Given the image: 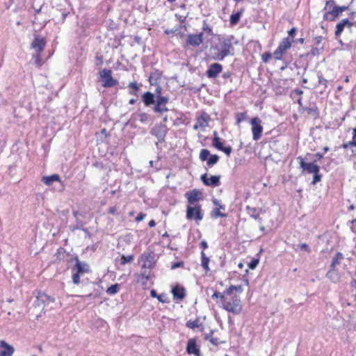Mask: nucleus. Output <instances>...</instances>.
Returning a JSON list of instances; mask_svg holds the SVG:
<instances>
[{
  "instance_id": "nucleus-53",
  "label": "nucleus",
  "mask_w": 356,
  "mask_h": 356,
  "mask_svg": "<svg viewBox=\"0 0 356 356\" xmlns=\"http://www.w3.org/2000/svg\"><path fill=\"white\" fill-rule=\"evenodd\" d=\"M234 291V285H231L228 289L224 291L222 293L224 296H231Z\"/></svg>"
},
{
  "instance_id": "nucleus-9",
  "label": "nucleus",
  "mask_w": 356,
  "mask_h": 356,
  "mask_svg": "<svg viewBox=\"0 0 356 356\" xmlns=\"http://www.w3.org/2000/svg\"><path fill=\"white\" fill-rule=\"evenodd\" d=\"M168 132V128L166 125L163 124H156L151 129V134L156 136L159 141L164 140Z\"/></svg>"
},
{
  "instance_id": "nucleus-64",
  "label": "nucleus",
  "mask_w": 356,
  "mask_h": 356,
  "mask_svg": "<svg viewBox=\"0 0 356 356\" xmlns=\"http://www.w3.org/2000/svg\"><path fill=\"white\" fill-rule=\"evenodd\" d=\"M108 212L112 215H115L117 212L116 207H111L108 209Z\"/></svg>"
},
{
  "instance_id": "nucleus-36",
  "label": "nucleus",
  "mask_w": 356,
  "mask_h": 356,
  "mask_svg": "<svg viewBox=\"0 0 356 356\" xmlns=\"http://www.w3.org/2000/svg\"><path fill=\"white\" fill-rule=\"evenodd\" d=\"M128 86L131 89V90L129 91V94L136 95L137 92L139 90L138 83L136 82H131Z\"/></svg>"
},
{
  "instance_id": "nucleus-30",
  "label": "nucleus",
  "mask_w": 356,
  "mask_h": 356,
  "mask_svg": "<svg viewBox=\"0 0 356 356\" xmlns=\"http://www.w3.org/2000/svg\"><path fill=\"white\" fill-rule=\"evenodd\" d=\"M149 280V273H140L137 276V282H140L142 285H146L147 281Z\"/></svg>"
},
{
  "instance_id": "nucleus-12",
  "label": "nucleus",
  "mask_w": 356,
  "mask_h": 356,
  "mask_svg": "<svg viewBox=\"0 0 356 356\" xmlns=\"http://www.w3.org/2000/svg\"><path fill=\"white\" fill-rule=\"evenodd\" d=\"M201 180L204 185L211 187H216L220 184V176L214 175L209 178L207 174H204L201 176Z\"/></svg>"
},
{
  "instance_id": "nucleus-10",
  "label": "nucleus",
  "mask_w": 356,
  "mask_h": 356,
  "mask_svg": "<svg viewBox=\"0 0 356 356\" xmlns=\"http://www.w3.org/2000/svg\"><path fill=\"white\" fill-rule=\"evenodd\" d=\"M298 159L300 160V166L304 171H307L309 173L319 172L320 168L318 165L314 163H307L304 159L299 156Z\"/></svg>"
},
{
  "instance_id": "nucleus-60",
  "label": "nucleus",
  "mask_w": 356,
  "mask_h": 356,
  "mask_svg": "<svg viewBox=\"0 0 356 356\" xmlns=\"http://www.w3.org/2000/svg\"><path fill=\"white\" fill-rule=\"evenodd\" d=\"M42 298H44V299H42L43 301H49V302H54V299L49 296H47V295H42L40 296Z\"/></svg>"
},
{
  "instance_id": "nucleus-41",
  "label": "nucleus",
  "mask_w": 356,
  "mask_h": 356,
  "mask_svg": "<svg viewBox=\"0 0 356 356\" xmlns=\"http://www.w3.org/2000/svg\"><path fill=\"white\" fill-rule=\"evenodd\" d=\"M40 54V53L36 52V54L33 56V62L37 66H41L42 64V58Z\"/></svg>"
},
{
  "instance_id": "nucleus-1",
  "label": "nucleus",
  "mask_w": 356,
  "mask_h": 356,
  "mask_svg": "<svg viewBox=\"0 0 356 356\" xmlns=\"http://www.w3.org/2000/svg\"><path fill=\"white\" fill-rule=\"evenodd\" d=\"M236 43L234 35L219 38L218 43L210 47L212 58L215 60H222L225 57L234 55V44Z\"/></svg>"
},
{
  "instance_id": "nucleus-7",
  "label": "nucleus",
  "mask_w": 356,
  "mask_h": 356,
  "mask_svg": "<svg viewBox=\"0 0 356 356\" xmlns=\"http://www.w3.org/2000/svg\"><path fill=\"white\" fill-rule=\"evenodd\" d=\"M250 124L252 126V138L257 141L261 138L263 132L261 120L257 117L253 118L250 120Z\"/></svg>"
},
{
  "instance_id": "nucleus-11",
  "label": "nucleus",
  "mask_w": 356,
  "mask_h": 356,
  "mask_svg": "<svg viewBox=\"0 0 356 356\" xmlns=\"http://www.w3.org/2000/svg\"><path fill=\"white\" fill-rule=\"evenodd\" d=\"M46 45V40L44 38L35 35L31 44V47L34 49L37 53H41L43 51Z\"/></svg>"
},
{
  "instance_id": "nucleus-18",
  "label": "nucleus",
  "mask_w": 356,
  "mask_h": 356,
  "mask_svg": "<svg viewBox=\"0 0 356 356\" xmlns=\"http://www.w3.org/2000/svg\"><path fill=\"white\" fill-rule=\"evenodd\" d=\"M353 22L349 21L348 19H343L340 22H339L336 26L335 35L339 36L343 32L345 26L351 27L353 26Z\"/></svg>"
},
{
  "instance_id": "nucleus-17",
  "label": "nucleus",
  "mask_w": 356,
  "mask_h": 356,
  "mask_svg": "<svg viewBox=\"0 0 356 356\" xmlns=\"http://www.w3.org/2000/svg\"><path fill=\"white\" fill-rule=\"evenodd\" d=\"M0 348L4 349L1 352L0 356H12L15 351L14 348L4 341H0Z\"/></svg>"
},
{
  "instance_id": "nucleus-16",
  "label": "nucleus",
  "mask_w": 356,
  "mask_h": 356,
  "mask_svg": "<svg viewBox=\"0 0 356 356\" xmlns=\"http://www.w3.org/2000/svg\"><path fill=\"white\" fill-rule=\"evenodd\" d=\"M72 271H76L78 273L83 274L90 271L89 266L87 263L76 259V264L72 268Z\"/></svg>"
},
{
  "instance_id": "nucleus-61",
  "label": "nucleus",
  "mask_w": 356,
  "mask_h": 356,
  "mask_svg": "<svg viewBox=\"0 0 356 356\" xmlns=\"http://www.w3.org/2000/svg\"><path fill=\"white\" fill-rule=\"evenodd\" d=\"M310 54L313 56H316V55L319 54V49H318L316 47H313L311 49Z\"/></svg>"
},
{
  "instance_id": "nucleus-34",
  "label": "nucleus",
  "mask_w": 356,
  "mask_h": 356,
  "mask_svg": "<svg viewBox=\"0 0 356 356\" xmlns=\"http://www.w3.org/2000/svg\"><path fill=\"white\" fill-rule=\"evenodd\" d=\"M169 98L168 97L164 96H157L156 99V105L155 106H162L168 103Z\"/></svg>"
},
{
  "instance_id": "nucleus-52",
  "label": "nucleus",
  "mask_w": 356,
  "mask_h": 356,
  "mask_svg": "<svg viewBox=\"0 0 356 356\" xmlns=\"http://www.w3.org/2000/svg\"><path fill=\"white\" fill-rule=\"evenodd\" d=\"M314 178L312 181L313 184H316L317 182L320 181L321 179V175L319 172H314Z\"/></svg>"
},
{
  "instance_id": "nucleus-6",
  "label": "nucleus",
  "mask_w": 356,
  "mask_h": 356,
  "mask_svg": "<svg viewBox=\"0 0 356 356\" xmlns=\"http://www.w3.org/2000/svg\"><path fill=\"white\" fill-rule=\"evenodd\" d=\"M186 218L188 220H195L196 221H200L203 218V214L201 210L200 204H195L194 207L191 205L187 206L186 209Z\"/></svg>"
},
{
  "instance_id": "nucleus-62",
  "label": "nucleus",
  "mask_w": 356,
  "mask_h": 356,
  "mask_svg": "<svg viewBox=\"0 0 356 356\" xmlns=\"http://www.w3.org/2000/svg\"><path fill=\"white\" fill-rule=\"evenodd\" d=\"M234 291H237L241 293L243 292V286L241 285L234 286Z\"/></svg>"
},
{
  "instance_id": "nucleus-31",
  "label": "nucleus",
  "mask_w": 356,
  "mask_h": 356,
  "mask_svg": "<svg viewBox=\"0 0 356 356\" xmlns=\"http://www.w3.org/2000/svg\"><path fill=\"white\" fill-rule=\"evenodd\" d=\"M137 119L141 123H147L150 120V115L146 113L140 112L137 113Z\"/></svg>"
},
{
  "instance_id": "nucleus-15",
  "label": "nucleus",
  "mask_w": 356,
  "mask_h": 356,
  "mask_svg": "<svg viewBox=\"0 0 356 356\" xmlns=\"http://www.w3.org/2000/svg\"><path fill=\"white\" fill-rule=\"evenodd\" d=\"M186 197L189 205L191 206L192 204H195L201 199L202 193L199 191L193 189L190 192H187L186 193Z\"/></svg>"
},
{
  "instance_id": "nucleus-45",
  "label": "nucleus",
  "mask_w": 356,
  "mask_h": 356,
  "mask_svg": "<svg viewBox=\"0 0 356 356\" xmlns=\"http://www.w3.org/2000/svg\"><path fill=\"white\" fill-rule=\"evenodd\" d=\"M72 272H73V275H72L73 283L75 284H79L80 283V275L81 274L78 273V272H76V271H72Z\"/></svg>"
},
{
  "instance_id": "nucleus-21",
  "label": "nucleus",
  "mask_w": 356,
  "mask_h": 356,
  "mask_svg": "<svg viewBox=\"0 0 356 356\" xmlns=\"http://www.w3.org/2000/svg\"><path fill=\"white\" fill-rule=\"evenodd\" d=\"M142 99L146 106H149L156 103L154 95L150 92H145L142 96Z\"/></svg>"
},
{
  "instance_id": "nucleus-56",
  "label": "nucleus",
  "mask_w": 356,
  "mask_h": 356,
  "mask_svg": "<svg viewBox=\"0 0 356 356\" xmlns=\"http://www.w3.org/2000/svg\"><path fill=\"white\" fill-rule=\"evenodd\" d=\"M296 33V28H292L289 32V36L290 39H292V42H293V38H294V35L295 33Z\"/></svg>"
},
{
  "instance_id": "nucleus-33",
  "label": "nucleus",
  "mask_w": 356,
  "mask_h": 356,
  "mask_svg": "<svg viewBox=\"0 0 356 356\" xmlns=\"http://www.w3.org/2000/svg\"><path fill=\"white\" fill-rule=\"evenodd\" d=\"M153 268V264L149 259V257L146 256L145 259L142 265V269H148L151 270Z\"/></svg>"
},
{
  "instance_id": "nucleus-4",
  "label": "nucleus",
  "mask_w": 356,
  "mask_h": 356,
  "mask_svg": "<svg viewBox=\"0 0 356 356\" xmlns=\"http://www.w3.org/2000/svg\"><path fill=\"white\" fill-rule=\"evenodd\" d=\"M292 39L289 37L284 38L279 44L277 48L273 53V56L276 60H282L283 55L291 48Z\"/></svg>"
},
{
  "instance_id": "nucleus-42",
  "label": "nucleus",
  "mask_w": 356,
  "mask_h": 356,
  "mask_svg": "<svg viewBox=\"0 0 356 356\" xmlns=\"http://www.w3.org/2000/svg\"><path fill=\"white\" fill-rule=\"evenodd\" d=\"M168 111L169 109L165 106V104L162 106H155L154 108V111L157 113H161Z\"/></svg>"
},
{
  "instance_id": "nucleus-44",
  "label": "nucleus",
  "mask_w": 356,
  "mask_h": 356,
  "mask_svg": "<svg viewBox=\"0 0 356 356\" xmlns=\"http://www.w3.org/2000/svg\"><path fill=\"white\" fill-rule=\"evenodd\" d=\"M186 326L191 329H194V328H196V327H199V321L198 320H195V321H188L187 323H186Z\"/></svg>"
},
{
  "instance_id": "nucleus-28",
  "label": "nucleus",
  "mask_w": 356,
  "mask_h": 356,
  "mask_svg": "<svg viewBox=\"0 0 356 356\" xmlns=\"http://www.w3.org/2000/svg\"><path fill=\"white\" fill-rule=\"evenodd\" d=\"M246 210L248 211V214L250 217L255 220H261L259 217V213L258 210L254 207H250V206H247Z\"/></svg>"
},
{
  "instance_id": "nucleus-32",
  "label": "nucleus",
  "mask_w": 356,
  "mask_h": 356,
  "mask_svg": "<svg viewBox=\"0 0 356 356\" xmlns=\"http://www.w3.org/2000/svg\"><path fill=\"white\" fill-rule=\"evenodd\" d=\"M119 290H120V284H115L113 285H111V286H109L107 289L106 293L110 295H115L119 291Z\"/></svg>"
},
{
  "instance_id": "nucleus-49",
  "label": "nucleus",
  "mask_w": 356,
  "mask_h": 356,
  "mask_svg": "<svg viewBox=\"0 0 356 356\" xmlns=\"http://www.w3.org/2000/svg\"><path fill=\"white\" fill-rule=\"evenodd\" d=\"M212 298L215 299V298H220L221 302H222L224 301V300L225 299L226 297L224 296V294L223 293H221L220 292H218V291H216L214 292V293L212 295Z\"/></svg>"
},
{
  "instance_id": "nucleus-25",
  "label": "nucleus",
  "mask_w": 356,
  "mask_h": 356,
  "mask_svg": "<svg viewBox=\"0 0 356 356\" xmlns=\"http://www.w3.org/2000/svg\"><path fill=\"white\" fill-rule=\"evenodd\" d=\"M327 277L332 282L337 283L339 281L340 277L337 271L334 268H331L327 273Z\"/></svg>"
},
{
  "instance_id": "nucleus-43",
  "label": "nucleus",
  "mask_w": 356,
  "mask_h": 356,
  "mask_svg": "<svg viewBox=\"0 0 356 356\" xmlns=\"http://www.w3.org/2000/svg\"><path fill=\"white\" fill-rule=\"evenodd\" d=\"M273 57L270 51H266L261 54V60L264 63H268Z\"/></svg>"
},
{
  "instance_id": "nucleus-27",
  "label": "nucleus",
  "mask_w": 356,
  "mask_h": 356,
  "mask_svg": "<svg viewBox=\"0 0 356 356\" xmlns=\"http://www.w3.org/2000/svg\"><path fill=\"white\" fill-rule=\"evenodd\" d=\"M243 10H244L242 8L241 9V10L236 12V13H233L231 15L229 19L230 24L235 25L238 22L240 17L243 13Z\"/></svg>"
},
{
  "instance_id": "nucleus-59",
  "label": "nucleus",
  "mask_w": 356,
  "mask_h": 356,
  "mask_svg": "<svg viewBox=\"0 0 356 356\" xmlns=\"http://www.w3.org/2000/svg\"><path fill=\"white\" fill-rule=\"evenodd\" d=\"M300 248L301 250H305V251H307V252H310V248H309V247L308 246V245H307V244H306V243H301V244L300 245Z\"/></svg>"
},
{
  "instance_id": "nucleus-20",
  "label": "nucleus",
  "mask_w": 356,
  "mask_h": 356,
  "mask_svg": "<svg viewBox=\"0 0 356 356\" xmlns=\"http://www.w3.org/2000/svg\"><path fill=\"white\" fill-rule=\"evenodd\" d=\"M42 181L47 186H51L54 181L61 182V180L58 175L54 174L50 176L42 177Z\"/></svg>"
},
{
  "instance_id": "nucleus-51",
  "label": "nucleus",
  "mask_w": 356,
  "mask_h": 356,
  "mask_svg": "<svg viewBox=\"0 0 356 356\" xmlns=\"http://www.w3.org/2000/svg\"><path fill=\"white\" fill-rule=\"evenodd\" d=\"M157 299L159 302L162 303L168 302V297L165 293L158 295Z\"/></svg>"
},
{
  "instance_id": "nucleus-29",
  "label": "nucleus",
  "mask_w": 356,
  "mask_h": 356,
  "mask_svg": "<svg viewBox=\"0 0 356 356\" xmlns=\"http://www.w3.org/2000/svg\"><path fill=\"white\" fill-rule=\"evenodd\" d=\"M343 259V254L341 252H337L334 257L332 259L330 268H335L336 266L339 264L341 261Z\"/></svg>"
},
{
  "instance_id": "nucleus-35",
  "label": "nucleus",
  "mask_w": 356,
  "mask_h": 356,
  "mask_svg": "<svg viewBox=\"0 0 356 356\" xmlns=\"http://www.w3.org/2000/svg\"><path fill=\"white\" fill-rule=\"evenodd\" d=\"M219 161V156L217 154H213L210 156V157L207 160V165L209 166H213L216 164Z\"/></svg>"
},
{
  "instance_id": "nucleus-19",
  "label": "nucleus",
  "mask_w": 356,
  "mask_h": 356,
  "mask_svg": "<svg viewBox=\"0 0 356 356\" xmlns=\"http://www.w3.org/2000/svg\"><path fill=\"white\" fill-rule=\"evenodd\" d=\"M186 351L188 354L199 355L200 350L197 347L194 339H189L187 343Z\"/></svg>"
},
{
  "instance_id": "nucleus-24",
  "label": "nucleus",
  "mask_w": 356,
  "mask_h": 356,
  "mask_svg": "<svg viewBox=\"0 0 356 356\" xmlns=\"http://www.w3.org/2000/svg\"><path fill=\"white\" fill-rule=\"evenodd\" d=\"M212 145L217 149L218 150H222L224 147L223 142L222 139L218 137V133L216 131H213V138L212 140Z\"/></svg>"
},
{
  "instance_id": "nucleus-37",
  "label": "nucleus",
  "mask_w": 356,
  "mask_h": 356,
  "mask_svg": "<svg viewBox=\"0 0 356 356\" xmlns=\"http://www.w3.org/2000/svg\"><path fill=\"white\" fill-rule=\"evenodd\" d=\"M211 217L214 218H217L219 217L225 218L227 217V214L220 212L218 208H215L213 209L211 212Z\"/></svg>"
},
{
  "instance_id": "nucleus-23",
  "label": "nucleus",
  "mask_w": 356,
  "mask_h": 356,
  "mask_svg": "<svg viewBox=\"0 0 356 356\" xmlns=\"http://www.w3.org/2000/svg\"><path fill=\"white\" fill-rule=\"evenodd\" d=\"M161 77V73L160 71L155 70L154 71L152 72L150 74V76L149 77V83L152 86H157L158 81Z\"/></svg>"
},
{
  "instance_id": "nucleus-47",
  "label": "nucleus",
  "mask_w": 356,
  "mask_h": 356,
  "mask_svg": "<svg viewBox=\"0 0 356 356\" xmlns=\"http://www.w3.org/2000/svg\"><path fill=\"white\" fill-rule=\"evenodd\" d=\"M318 83L319 84H321V85H323L325 86V88L327 87V80L325 79L322 74L321 73H318Z\"/></svg>"
},
{
  "instance_id": "nucleus-8",
  "label": "nucleus",
  "mask_w": 356,
  "mask_h": 356,
  "mask_svg": "<svg viewBox=\"0 0 356 356\" xmlns=\"http://www.w3.org/2000/svg\"><path fill=\"white\" fill-rule=\"evenodd\" d=\"M210 120V115L205 111H203L201 113L200 116L197 118L196 123L193 125V129L195 130H197L200 128L204 129L207 127L209 126V122Z\"/></svg>"
},
{
  "instance_id": "nucleus-46",
  "label": "nucleus",
  "mask_w": 356,
  "mask_h": 356,
  "mask_svg": "<svg viewBox=\"0 0 356 356\" xmlns=\"http://www.w3.org/2000/svg\"><path fill=\"white\" fill-rule=\"evenodd\" d=\"M74 229H82L86 232V229L83 227V223L79 219L76 220V225L73 227V230Z\"/></svg>"
},
{
  "instance_id": "nucleus-14",
  "label": "nucleus",
  "mask_w": 356,
  "mask_h": 356,
  "mask_svg": "<svg viewBox=\"0 0 356 356\" xmlns=\"http://www.w3.org/2000/svg\"><path fill=\"white\" fill-rule=\"evenodd\" d=\"M203 42V33L189 34L186 40V44L192 47H198Z\"/></svg>"
},
{
  "instance_id": "nucleus-63",
  "label": "nucleus",
  "mask_w": 356,
  "mask_h": 356,
  "mask_svg": "<svg viewBox=\"0 0 356 356\" xmlns=\"http://www.w3.org/2000/svg\"><path fill=\"white\" fill-rule=\"evenodd\" d=\"M181 266H183V262L179 261V262H176V263L173 264L172 265L171 268H172V269H176Z\"/></svg>"
},
{
  "instance_id": "nucleus-54",
  "label": "nucleus",
  "mask_w": 356,
  "mask_h": 356,
  "mask_svg": "<svg viewBox=\"0 0 356 356\" xmlns=\"http://www.w3.org/2000/svg\"><path fill=\"white\" fill-rule=\"evenodd\" d=\"M245 114L244 113H241L237 115L236 122L237 124H239L240 122L245 119Z\"/></svg>"
},
{
  "instance_id": "nucleus-3",
  "label": "nucleus",
  "mask_w": 356,
  "mask_h": 356,
  "mask_svg": "<svg viewBox=\"0 0 356 356\" xmlns=\"http://www.w3.org/2000/svg\"><path fill=\"white\" fill-rule=\"evenodd\" d=\"M222 307L226 311L233 313L234 314H239L242 311V305L241 298L238 296H233L229 299L225 298L222 302Z\"/></svg>"
},
{
  "instance_id": "nucleus-38",
  "label": "nucleus",
  "mask_w": 356,
  "mask_h": 356,
  "mask_svg": "<svg viewBox=\"0 0 356 356\" xmlns=\"http://www.w3.org/2000/svg\"><path fill=\"white\" fill-rule=\"evenodd\" d=\"M134 255L124 256L122 255L120 259V264L125 265L127 263H130L134 261Z\"/></svg>"
},
{
  "instance_id": "nucleus-2",
  "label": "nucleus",
  "mask_w": 356,
  "mask_h": 356,
  "mask_svg": "<svg viewBox=\"0 0 356 356\" xmlns=\"http://www.w3.org/2000/svg\"><path fill=\"white\" fill-rule=\"evenodd\" d=\"M348 6H336L334 1L329 0L326 2V5L323 9L325 11L323 19L327 21H334L335 18L339 16L341 13L346 10Z\"/></svg>"
},
{
  "instance_id": "nucleus-57",
  "label": "nucleus",
  "mask_w": 356,
  "mask_h": 356,
  "mask_svg": "<svg viewBox=\"0 0 356 356\" xmlns=\"http://www.w3.org/2000/svg\"><path fill=\"white\" fill-rule=\"evenodd\" d=\"M232 147L230 146H228L224 147L221 151L225 153L226 155L229 156L230 154L232 153Z\"/></svg>"
},
{
  "instance_id": "nucleus-13",
  "label": "nucleus",
  "mask_w": 356,
  "mask_h": 356,
  "mask_svg": "<svg viewBox=\"0 0 356 356\" xmlns=\"http://www.w3.org/2000/svg\"><path fill=\"white\" fill-rule=\"evenodd\" d=\"M222 66L221 64L215 63H212L206 72V75L209 78H216L218 75L222 72Z\"/></svg>"
},
{
  "instance_id": "nucleus-58",
  "label": "nucleus",
  "mask_w": 356,
  "mask_h": 356,
  "mask_svg": "<svg viewBox=\"0 0 356 356\" xmlns=\"http://www.w3.org/2000/svg\"><path fill=\"white\" fill-rule=\"evenodd\" d=\"M145 216H146V214H145L143 213H140L136 218V221L140 222L145 218Z\"/></svg>"
},
{
  "instance_id": "nucleus-48",
  "label": "nucleus",
  "mask_w": 356,
  "mask_h": 356,
  "mask_svg": "<svg viewBox=\"0 0 356 356\" xmlns=\"http://www.w3.org/2000/svg\"><path fill=\"white\" fill-rule=\"evenodd\" d=\"M259 262V259H253L250 262L248 263V267L253 270L254 269Z\"/></svg>"
},
{
  "instance_id": "nucleus-22",
  "label": "nucleus",
  "mask_w": 356,
  "mask_h": 356,
  "mask_svg": "<svg viewBox=\"0 0 356 356\" xmlns=\"http://www.w3.org/2000/svg\"><path fill=\"white\" fill-rule=\"evenodd\" d=\"M174 298L182 300L186 296V291L183 287L177 286L172 290Z\"/></svg>"
},
{
  "instance_id": "nucleus-55",
  "label": "nucleus",
  "mask_w": 356,
  "mask_h": 356,
  "mask_svg": "<svg viewBox=\"0 0 356 356\" xmlns=\"http://www.w3.org/2000/svg\"><path fill=\"white\" fill-rule=\"evenodd\" d=\"M213 203L214 205L218 206L219 209H222V210L225 209V206L220 204L219 201L217 199H216V198L213 199Z\"/></svg>"
},
{
  "instance_id": "nucleus-50",
  "label": "nucleus",
  "mask_w": 356,
  "mask_h": 356,
  "mask_svg": "<svg viewBox=\"0 0 356 356\" xmlns=\"http://www.w3.org/2000/svg\"><path fill=\"white\" fill-rule=\"evenodd\" d=\"M202 30L204 31L207 32L209 35H212L213 34L212 29L207 24L206 21H204V24H203Z\"/></svg>"
},
{
  "instance_id": "nucleus-40",
  "label": "nucleus",
  "mask_w": 356,
  "mask_h": 356,
  "mask_svg": "<svg viewBox=\"0 0 356 356\" xmlns=\"http://www.w3.org/2000/svg\"><path fill=\"white\" fill-rule=\"evenodd\" d=\"M305 110L309 114H312L313 115H318V108L316 106H311V107L305 108Z\"/></svg>"
},
{
  "instance_id": "nucleus-39",
  "label": "nucleus",
  "mask_w": 356,
  "mask_h": 356,
  "mask_svg": "<svg viewBox=\"0 0 356 356\" xmlns=\"http://www.w3.org/2000/svg\"><path fill=\"white\" fill-rule=\"evenodd\" d=\"M210 155V152L207 149H202L200 153V159L202 161H207Z\"/></svg>"
},
{
  "instance_id": "nucleus-26",
  "label": "nucleus",
  "mask_w": 356,
  "mask_h": 356,
  "mask_svg": "<svg viewBox=\"0 0 356 356\" xmlns=\"http://www.w3.org/2000/svg\"><path fill=\"white\" fill-rule=\"evenodd\" d=\"M210 259L206 255L204 251L201 252V266L206 272H209L210 268L209 267Z\"/></svg>"
},
{
  "instance_id": "nucleus-5",
  "label": "nucleus",
  "mask_w": 356,
  "mask_h": 356,
  "mask_svg": "<svg viewBox=\"0 0 356 356\" xmlns=\"http://www.w3.org/2000/svg\"><path fill=\"white\" fill-rule=\"evenodd\" d=\"M99 77L103 82L102 86L105 88L115 86L118 82L112 77V71L110 69H103L99 72Z\"/></svg>"
}]
</instances>
